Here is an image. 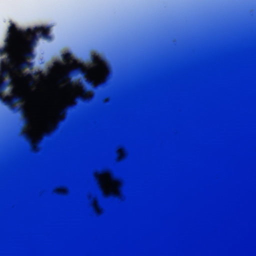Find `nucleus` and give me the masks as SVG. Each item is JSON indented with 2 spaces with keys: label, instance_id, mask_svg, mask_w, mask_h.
<instances>
[{
  "label": "nucleus",
  "instance_id": "obj_5",
  "mask_svg": "<svg viewBox=\"0 0 256 256\" xmlns=\"http://www.w3.org/2000/svg\"><path fill=\"white\" fill-rule=\"evenodd\" d=\"M24 100V96L22 95L16 96L9 100H6V105L12 108L14 103L21 102Z\"/></svg>",
  "mask_w": 256,
  "mask_h": 256
},
{
  "label": "nucleus",
  "instance_id": "obj_19",
  "mask_svg": "<svg viewBox=\"0 0 256 256\" xmlns=\"http://www.w3.org/2000/svg\"><path fill=\"white\" fill-rule=\"evenodd\" d=\"M57 64L60 66H62V64L61 63H60V62H58Z\"/></svg>",
  "mask_w": 256,
  "mask_h": 256
},
{
  "label": "nucleus",
  "instance_id": "obj_18",
  "mask_svg": "<svg viewBox=\"0 0 256 256\" xmlns=\"http://www.w3.org/2000/svg\"><path fill=\"white\" fill-rule=\"evenodd\" d=\"M80 98L82 100H85L86 98L84 97V96H80Z\"/></svg>",
  "mask_w": 256,
  "mask_h": 256
},
{
  "label": "nucleus",
  "instance_id": "obj_8",
  "mask_svg": "<svg viewBox=\"0 0 256 256\" xmlns=\"http://www.w3.org/2000/svg\"><path fill=\"white\" fill-rule=\"evenodd\" d=\"M18 110L24 116V120L26 124H28L30 122V118L26 116V110L24 107L21 106L19 108Z\"/></svg>",
  "mask_w": 256,
  "mask_h": 256
},
{
  "label": "nucleus",
  "instance_id": "obj_3",
  "mask_svg": "<svg viewBox=\"0 0 256 256\" xmlns=\"http://www.w3.org/2000/svg\"><path fill=\"white\" fill-rule=\"evenodd\" d=\"M177 198H178V62H177Z\"/></svg>",
  "mask_w": 256,
  "mask_h": 256
},
{
  "label": "nucleus",
  "instance_id": "obj_7",
  "mask_svg": "<svg viewBox=\"0 0 256 256\" xmlns=\"http://www.w3.org/2000/svg\"><path fill=\"white\" fill-rule=\"evenodd\" d=\"M10 72L8 68H0V80H4L5 78L10 75Z\"/></svg>",
  "mask_w": 256,
  "mask_h": 256
},
{
  "label": "nucleus",
  "instance_id": "obj_13",
  "mask_svg": "<svg viewBox=\"0 0 256 256\" xmlns=\"http://www.w3.org/2000/svg\"><path fill=\"white\" fill-rule=\"evenodd\" d=\"M23 135H24V136L26 138H28V140H30V135H29V134H28V132H23Z\"/></svg>",
  "mask_w": 256,
  "mask_h": 256
},
{
  "label": "nucleus",
  "instance_id": "obj_2",
  "mask_svg": "<svg viewBox=\"0 0 256 256\" xmlns=\"http://www.w3.org/2000/svg\"><path fill=\"white\" fill-rule=\"evenodd\" d=\"M5 42V46L0 48V56L14 51L19 46L18 42L16 38V34L10 32V27L8 31V37L6 38Z\"/></svg>",
  "mask_w": 256,
  "mask_h": 256
},
{
  "label": "nucleus",
  "instance_id": "obj_10",
  "mask_svg": "<svg viewBox=\"0 0 256 256\" xmlns=\"http://www.w3.org/2000/svg\"><path fill=\"white\" fill-rule=\"evenodd\" d=\"M30 50V51L23 54L22 56L24 58H33L34 57V54L32 52V50Z\"/></svg>",
  "mask_w": 256,
  "mask_h": 256
},
{
  "label": "nucleus",
  "instance_id": "obj_14",
  "mask_svg": "<svg viewBox=\"0 0 256 256\" xmlns=\"http://www.w3.org/2000/svg\"><path fill=\"white\" fill-rule=\"evenodd\" d=\"M70 74H65L64 76H63V78L64 80H68V79H70Z\"/></svg>",
  "mask_w": 256,
  "mask_h": 256
},
{
  "label": "nucleus",
  "instance_id": "obj_17",
  "mask_svg": "<svg viewBox=\"0 0 256 256\" xmlns=\"http://www.w3.org/2000/svg\"><path fill=\"white\" fill-rule=\"evenodd\" d=\"M79 70H80V72L81 73H82L83 74H86L85 72H84L82 69L79 68Z\"/></svg>",
  "mask_w": 256,
  "mask_h": 256
},
{
  "label": "nucleus",
  "instance_id": "obj_1",
  "mask_svg": "<svg viewBox=\"0 0 256 256\" xmlns=\"http://www.w3.org/2000/svg\"><path fill=\"white\" fill-rule=\"evenodd\" d=\"M49 27H38L36 28L34 30L28 28L25 30L18 29L14 24H11L10 26V32L16 34V38L18 40V35L26 36L28 38L26 42V48L29 50H32L36 46L38 38L43 37L46 39H50Z\"/></svg>",
  "mask_w": 256,
  "mask_h": 256
},
{
  "label": "nucleus",
  "instance_id": "obj_6",
  "mask_svg": "<svg viewBox=\"0 0 256 256\" xmlns=\"http://www.w3.org/2000/svg\"><path fill=\"white\" fill-rule=\"evenodd\" d=\"M12 58L8 56L6 59H2L0 62V68H8V64L12 61Z\"/></svg>",
  "mask_w": 256,
  "mask_h": 256
},
{
  "label": "nucleus",
  "instance_id": "obj_4",
  "mask_svg": "<svg viewBox=\"0 0 256 256\" xmlns=\"http://www.w3.org/2000/svg\"><path fill=\"white\" fill-rule=\"evenodd\" d=\"M32 66L33 64L32 62L25 60L16 64L14 66V69L16 70L20 71L28 68H32Z\"/></svg>",
  "mask_w": 256,
  "mask_h": 256
},
{
  "label": "nucleus",
  "instance_id": "obj_11",
  "mask_svg": "<svg viewBox=\"0 0 256 256\" xmlns=\"http://www.w3.org/2000/svg\"><path fill=\"white\" fill-rule=\"evenodd\" d=\"M7 85L8 83L4 80H0V92H3Z\"/></svg>",
  "mask_w": 256,
  "mask_h": 256
},
{
  "label": "nucleus",
  "instance_id": "obj_9",
  "mask_svg": "<svg viewBox=\"0 0 256 256\" xmlns=\"http://www.w3.org/2000/svg\"><path fill=\"white\" fill-rule=\"evenodd\" d=\"M62 58L66 63L68 62L72 58V54L70 52H66L62 54Z\"/></svg>",
  "mask_w": 256,
  "mask_h": 256
},
{
  "label": "nucleus",
  "instance_id": "obj_16",
  "mask_svg": "<svg viewBox=\"0 0 256 256\" xmlns=\"http://www.w3.org/2000/svg\"><path fill=\"white\" fill-rule=\"evenodd\" d=\"M98 59H99V58L96 56H92V60L93 61L97 60Z\"/></svg>",
  "mask_w": 256,
  "mask_h": 256
},
{
  "label": "nucleus",
  "instance_id": "obj_15",
  "mask_svg": "<svg viewBox=\"0 0 256 256\" xmlns=\"http://www.w3.org/2000/svg\"><path fill=\"white\" fill-rule=\"evenodd\" d=\"M86 82L88 84H94V81L90 78H87Z\"/></svg>",
  "mask_w": 256,
  "mask_h": 256
},
{
  "label": "nucleus",
  "instance_id": "obj_12",
  "mask_svg": "<svg viewBox=\"0 0 256 256\" xmlns=\"http://www.w3.org/2000/svg\"><path fill=\"white\" fill-rule=\"evenodd\" d=\"M8 100H9V98L4 97L2 96V92H0V100L6 105V102Z\"/></svg>",
  "mask_w": 256,
  "mask_h": 256
},
{
  "label": "nucleus",
  "instance_id": "obj_20",
  "mask_svg": "<svg viewBox=\"0 0 256 256\" xmlns=\"http://www.w3.org/2000/svg\"><path fill=\"white\" fill-rule=\"evenodd\" d=\"M176 28H178V27H176ZM177 62H178V58L177 57Z\"/></svg>",
  "mask_w": 256,
  "mask_h": 256
}]
</instances>
